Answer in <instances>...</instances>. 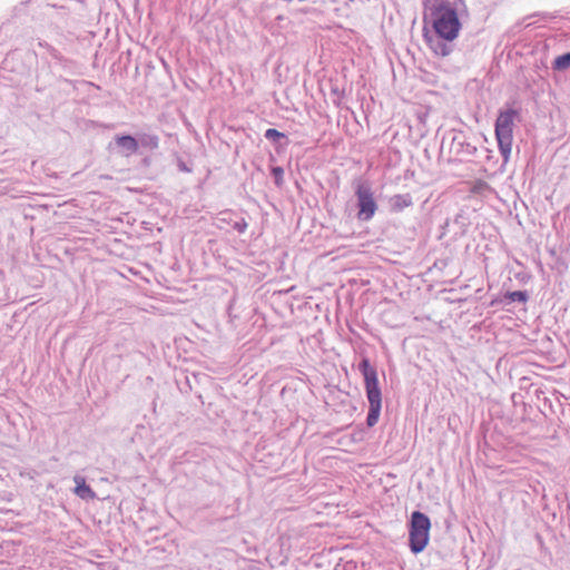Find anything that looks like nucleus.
I'll return each instance as SVG.
<instances>
[{
    "instance_id": "nucleus-1",
    "label": "nucleus",
    "mask_w": 570,
    "mask_h": 570,
    "mask_svg": "<svg viewBox=\"0 0 570 570\" xmlns=\"http://www.w3.org/2000/svg\"><path fill=\"white\" fill-rule=\"evenodd\" d=\"M461 7H465L463 0H435L430 7L431 22L439 38L453 41L459 36Z\"/></svg>"
},
{
    "instance_id": "nucleus-2",
    "label": "nucleus",
    "mask_w": 570,
    "mask_h": 570,
    "mask_svg": "<svg viewBox=\"0 0 570 570\" xmlns=\"http://www.w3.org/2000/svg\"><path fill=\"white\" fill-rule=\"evenodd\" d=\"M520 109L515 108L514 104H512L507 105L504 109H501L495 120V137L504 163L510 158L513 141V128L515 121H520Z\"/></svg>"
},
{
    "instance_id": "nucleus-3",
    "label": "nucleus",
    "mask_w": 570,
    "mask_h": 570,
    "mask_svg": "<svg viewBox=\"0 0 570 570\" xmlns=\"http://www.w3.org/2000/svg\"><path fill=\"white\" fill-rule=\"evenodd\" d=\"M358 371L364 376L366 397L368 401V413L366 424L374 426L380 417L382 409V393L379 387L376 370L373 368L367 358H363L358 364Z\"/></svg>"
},
{
    "instance_id": "nucleus-4",
    "label": "nucleus",
    "mask_w": 570,
    "mask_h": 570,
    "mask_svg": "<svg viewBox=\"0 0 570 570\" xmlns=\"http://www.w3.org/2000/svg\"><path fill=\"white\" fill-rule=\"evenodd\" d=\"M431 521L421 511H414L410 519L409 546L414 554L422 552L429 543Z\"/></svg>"
},
{
    "instance_id": "nucleus-5",
    "label": "nucleus",
    "mask_w": 570,
    "mask_h": 570,
    "mask_svg": "<svg viewBox=\"0 0 570 570\" xmlns=\"http://www.w3.org/2000/svg\"><path fill=\"white\" fill-rule=\"evenodd\" d=\"M355 195L357 198L358 219L364 222L370 220L377 209L371 186L367 183H358Z\"/></svg>"
},
{
    "instance_id": "nucleus-6",
    "label": "nucleus",
    "mask_w": 570,
    "mask_h": 570,
    "mask_svg": "<svg viewBox=\"0 0 570 570\" xmlns=\"http://www.w3.org/2000/svg\"><path fill=\"white\" fill-rule=\"evenodd\" d=\"M476 148L468 142H464L462 136H455L451 142V151L458 157L471 156L475 153Z\"/></svg>"
},
{
    "instance_id": "nucleus-7",
    "label": "nucleus",
    "mask_w": 570,
    "mask_h": 570,
    "mask_svg": "<svg viewBox=\"0 0 570 570\" xmlns=\"http://www.w3.org/2000/svg\"><path fill=\"white\" fill-rule=\"evenodd\" d=\"M115 142L122 149V154L125 156H129L138 151L139 142L130 135L117 136L115 138Z\"/></svg>"
},
{
    "instance_id": "nucleus-8",
    "label": "nucleus",
    "mask_w": 570,
    "mask_h": 570,
    "mask_svg": "<svg viewBox=\"0 0 570 570\" xmlns=\"http://www.w3.org/2000/svg\"><path fill=\"white\" fill-rule=\"evenodd\" d=\"M389 204L393 212L400 213L404 208L410 207L413 200L410 194H397L390 198Z\"/></svg>"
},
{
    "instance_id": "nucleus-9",
    "label": "nucleus",
    "mask_w": 570,
    "mask_h": 570,
    "mask_svg": "<svg viewBox=\"0 0 570 570\" xmlns=\"http://www.w3.org/2000/svg\"><path fill=\"white\" fill-rule=\"evenodd\" d=\"M75 483L77 484L75 489V493L81 499H94L95 492L91 490L89 485L86 484V481L82 476L76 475L73 478Z\"/></svg>"
},
{
    "instance_id": "nucleus-10",
    "label": "nucleus",
    "mask_w": 570,
    "mask_h": 570,
    "mask_svg": "<svg viewBox=\"0 0 570 570\" xmlns=\"http://www.w3.org/2000/svg\"><path fill=\"white\" fill-rule=\"evenodd\" d=\"M445 41L446 40H443L438 37L435 41H431L432 50L439 56H449L452 52V46L446 43Z\"/></svg>"
},
{
    "instance_id": "nucleus-11",
    "label": "nucleus",
    "mask_w": 570,
    "mask_h": 570,
    "mask_svg": "<svg viewBox=\"0 0 570 570\" xmlns=\"http://www.w3.org/2000/svg\"><path fill=\"white\" fill-rule=\"evenodd\" d=\"M234 222L235 214L232 210H225L219 213V215L216 217L215 225L219 228H223L225 224L233 227Z\"/></svg>"
},
{
    "instance_id": "nucleus-12",
    "label": "nucleus",
    "mask_w": 570,
    "mask_h": 570,
    "mask_svg": "<svg viewBox=\"0 0 570 570\" xmlns=\"http://www.w3.org/2000/svg\"><path fill=\"white\" fill-rule=\"evenodd\" d=\"M552 68L558 71H564L570 68V52L558 56L553 63Z\"/></svg>"
},
{
    "instance_id": "nucleus-13",
    "label": "nucleus",
    "mask_w": 570,
    "mask_h": 570,
    "mask_svg": "<svg viewBox=\"0 0 570 570\" xmlns=\"http://www.w3.org/2000/svg\"><path fill=\"white\" fill-rule=\"evenodd\" d=\"M138 142H140L144 147L149 149H156L159 145V139L156 135L144 134L140 136Z\"/></svg>"
},
{
    "instance_id": "nucleus-14",
    "label": "nucleus",
    "mask_w": 570,
    "mask_h": 570,
    "mask_svg": "<svg viewBox=\"0 0 570 570\" xmlns=\"http://www.w3.org/2000/svg\"><path fill=\"white\" fill-rule=\"evenodd\" d=\"M504 298L510 303H512V302L525 303L528 301L529 296L525 291H514V292H508L504 295Z\"/></svg>"
},
{
    "instance_id": "nucleus-15",
    "label": "nucleus",
    "mask_w": 570,
    "mask_h": 570,
    "mask_svg": "<svg viewBox=\"0 0 570 570\" xmlns=\"http://www.w3.org/2000/svg\"><path fill=\"white\" fill-rule=\"evenodd\" d=\"M264 136L266 139L272 140V141H277L281 138H286L285 134H283L274 128L267 129L265 131Z\"/></svg>"
},
{
    "instance_id": "nucleus-16",
    "label": "nucleus",
    "mask_w": 570,
    "mask_h": 570,
    "mask_svg": "<svg viewBox=\"0 0 570 570\" xmlns=\"http://www.w3.org/2000/svg\"><path fill=\"white\" fill-rule=\"evenodd\" d=\"M272 175L274 177V181L277 186H282L284 178V169L279 166L272 168Z\"/></svg>"
},
{
    "instance_id": "nucleus-17",
    "label": "nucleus",
    "mask_w": 570,
    "mask_h": 570,
    "mask_svg": "<svg viewBox=\"0 0 570 570\" xmlns=\"http://www.w3.org/2000/svg\"><path fill=\"white\" fill-rule=\"evenodd\" d=\"M248 227V224L247 222L244 219V218H240V219H235L234 224H233V228L235 230H237L239 234H243L245 233V230L247 229Z\"/></svg>"
},
{
    "instance_id": "nucleus-18",
    "label": "nucleus",
    "mask_w": 570,
    "mask_h": 570,
    "mask_svg": "<svg viewBox=\"0 0 570 570\" xmlns=\"http://www.w3.org/2000/svg\"><path fill=\"white\" fill-rule=\"evenodd\" d=\"M180 170L183 171H189V169L185 166V164L179 165Z\"/></svg>"
}]
</instances>
